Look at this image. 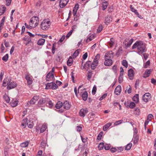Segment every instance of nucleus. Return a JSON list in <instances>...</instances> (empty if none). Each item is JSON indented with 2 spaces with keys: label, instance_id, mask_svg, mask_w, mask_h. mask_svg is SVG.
Segmentation results:
<instances>
[{
  "label": "nucleus",
  "instance_id": "f257e3e1",
  "mask_svg": "<svg viewBox=\"0 0 156 156\" xmlns=\"http://www.w3.org/2000/svg\"><path fill=\"white\" fill-rule=\"evenodd\" d=\"M132 49H136L137 53L140 55L146 52L147 51L145 44L141 41L136 42L132 46Z\"/></svg>",
  "mask_w": 156,
  "mask_h": 156
},
{
  "label": "nucleus",
  "instance_id": "f03ea898",
  "mask_svg": "<svg viewBox=\"0 0 156 156\" xmlns=\"http://www.w3.org/2000/svg\"><path fill=\"white\" fill-rule=\"evenodd\" d=\"M51 24V22L47 19L43 20L41 24V28L44 30H46L49 29Z\"/></svg>",
  "mask_w": 156,
  "mask_h": 156
},
{
  "label": "nucleus",
  "instance_id": "7ed1b4c3",
  "mask_svg": "<svg viewBox=\"0 0 156 156\" xmlns=\"http://www.w3.org/2000/svg\"><path fill=\"white\" fill-rule=\"evenodd\" d=\"M38 23V18L37 16H34L30 19L29 24L30 27L32 28H34L37 25Z\"/></svg>",
  "mask_w": 156,
  "mask_h": 156
},
{
  "label": "nucleus",
  "instance_id": "20e7f679",
  "mask_svg": "<svg viewBox=\"0 0 156 156\" xmlns=\"http://www.w3.org/2000/svg\"><path fill=\"white\" fill-rule=\"evenodd\" d=\"M100 55L99 54H97L95 57L93 61L91 64V68L92 69H94L98 64V60L100 58Z\"/></svg>",
  "mask_w": 156,
  "mask_h": 156
},
{
  "label": "nucleus",
  "instance_id": "39448f33",
  "mask_svg": "<svg viewBox=\"0 0 156 156\" xmlns=\"http://www.w3.org/2000/svg\"><path fill=\"white\" fill-rule=\"evenodd\" d=\"M39 96H35L31 99L30 101L27 102V105L30 106L31 105L35 104L39 98Z\"/></svg>",
  "mask_w": 156,
  "mask_h": 156
},
{
  "label": "nucleus",
  "instance_id": "423d86ee",
  "mask_svg": "<svg viewBox=\"0 0 156 156\" xmlns=\"http://www.w3.org/2000/svg\"><path fill=\"white\" fill-rule=\"evenodd\" d=\"M151 97L149 93H146L143 96V100L147 102L150 100Z\"/></svg>",
  "mask_w": 156,
  "mask_h": 156
},
{
  "label": "nucleus",
  "instance_id": "0eeeda50",
  "mask_svg": "<svg viewBox=\"0 0 156 156\" xmlns=\"http://www.w3.org/2000/svg\"><path fill=\"white\" fill-rule=\"evenodd\" d=\"M113 53L112 51H109L107 52L105 55V59H112V58L113 57Z\"/></svg>",
  "mask_w": 156,
  "mask_h": 156
},
{
  "label": "nucleus",
  "instance_id": "6e6552de",
  "mask_svg": "<svg viewBox=\"0 0 156 156\" xmlns=\"http://www.w3.org/2000/svg\"><path fill=\"white\" fill-rule=\"evenodd\" d=\"M51 78H52L53 80L55 79L54 74L52 73L49 72L46 76V80L47 81H50L51 80Z\"/></svg>",
  "mask_w": 156,
  "mask_h": 156
},
{
  "label": "nucleus",
  "instance_id": "1a4fd4ad",
  "mask_svg": "<svg viewBox=\"0 0 156 156\" xmlns=\"http://www.w3.org/2000/svg\"><path fill=\"white\" fill-rule=\"evenodd\" d=\"M17 85V83L14 81H12L9 83L7 87V88L8 90H10L16 87Z\"/></svg>",
  "mask_w": 156,
  "mask_h": 156
},
{
  "label": "nucleus",
  "instance_id": "9d476101",
  "mask_svg": "<svg viewBox=\"0 0 156 156\" xmlns=\"http://www.w3.org/2000/svg\"><path fill=\"white\" fill-rule=\"evenodd\" d=\"M59 5L60 8H63L68 3L69 0H59Z\"/></svg>",
  "mask_w": 156,
  "mask_h": 156
},
{
  "label": "nucleus",
  "instance_id": "9b49d317",
  "mask_svg": "<svg viewBox=\"0 0 156 156\" xmlns=\"http://www.w3.org/2000/svg\"><path fill=\"white\" fill-rule=\"evenodd\" d=\"M88 112L87 109H85L82 108L80 109V116L84 117L87 113Z\"/></svg>",
  "mask_w": 156,
  "mask_h": 156
},
{
  "label": "nucleus",
  "instance_id": "f8f14e48",
  "mask_svg": "<svg viewBox=\"0 0 156 156\" xmlns=\"http://www.w3.org/2000/svg\"><path fill=\"white\" fill-rule=\"evenodd\" d=\"M134 73L133 70L132 69L129 70L128 71V76L130 80H132L133 78Z\"/></svg>",
  "mask_w": 156,
  "mask_h": 156
},
{
  "label": "nucleus",
  "instance_id": "ddd939ff",
  "mask_svg": "<svg viewBox=\"0 0 156 156\" xmlns=\"http://www.w3.org/2000/svg\"><path fill=\"white\" fill-rule=\"evenodd\" d=\"M91 64V62L90 61H87L86 63L84 64V66H83V63L82 64V67L81 68V69H84L87 70L89 68Z\"/></svg>",
  "mask_w": 156,
  "mask_h": 156
},
{
  "label": "nucleus",
  "instance_id": "4468645a",
  "mask_svg": "<svg viewBox=\"0 0 156 156\" xmlns=\"http://www.w3.org/2000/svg\"><path fill=\"white\" fill-rule=\"evenodd\" d=\"M26 79L29 85H31L32 83V77L30 75L27 74L26 76Z\"/></svg>",
  "mask_w": 156,
  "mask_h": 156
},
{
  "label": "nucleus",
  "instance_id": "2eb2a0df",
  "mask_svg": "<svg viewBox=\"0 0 156 156\" xmlns=\"http://www.w3.org/2000/svg\"><path fill=\"white\" fill-rule=\"evenodd\" d=\"M105 61L104 63V65L106 66H111L113 63L112 59H105Z\"/></svg>",
  "mask_w": 156,
  "mask_h": 156
},
{
  "label": "nucleus",
  "instance_id": "dca6fc26",
  "mask_svg": "<svg viewBox=\"0 0 156 156\" xmlns=\"http://www.w3.org/2000/svg\"><path fill=\"white\" fill-rule=\"evenodd\" d=\"M48 98H42L39 100L38 101L37 105L38 106L43 105V104L45 103L47 100Z\"/></svg>",
  "mask_w": 156,
  "mask_h": 156
},
{
  "label": "nucleus",
  "instance_id": "f3484780",
  "mask_svg": "<svg viewBox=\"0 0 156 156\" xmlns=\"http://www.w3.org/2000/svg\"><path fill=\"white\" fill-rule=\"evenodd\" d=\"M121 91V87L120 86H117L115 90V93L117 95L119 94Z\"/></svg>",
  "mask_w": 156,
  "mask_h": 156
},
{
  "label": "nucleus",
  "instance_id": "a211bd4d",
  "mask_svg": "<svg viewBox=\"0 0 156 156\" xmlns=\"http://www.w3.org/2000/svg\"><path fill=\"white\" fill-rule=\"evenodd\" d=\"M112 19L111 16H108L105 19V23L106 25H108L111 21H112Z\"/></svg>",
  "mask_w": 156,
  "mask_h": 156
},
{
  "label": "nucleus",
  "instance_id": "6ab92c4d",
  "mask_svg": "<svg viewBox=\"0 0 156 156\" xmlns=\"http://www.w3.org/2000/svg\"><path fill=\"white\" fill-rule=\"evenodd\" d=\"M133 41V39H131L128 42H127L126 41L124 42L123 43L125 44V46L127 48L129 47L132 44Z\"/></svg>",
  "mask_w": 156,
  "mask_h": 156
},
{
  "label": "nucleus",
  "instance_id": "aec40b11",
  "mask_svg": "<svg viewBox=\"0 0 156 156\" xmlns=\"http://www.w3.org/2000/svg\"><path fill=\"white\" fill-rule=\"evenodd\" d=\"M63 105L64 108L66 110L69 109L71 106V105L67 101H66L64 102Z\"/></svg>",
  "mask_w": 156,
  "mask_h": 156
},
{
  "label": "nucleus",
  "instance_id": "412c9836",
  "mask_svg": "<svg viewBox=\"0 0 156 156\" xmlns=\"http://www.w3.org/2000/svg\"><path fill=\"white\" fill-rule=\"evenodd\" d=\"M79 4H76L75 5L74 7L73 8V15H75V14H76V13L78 9H79Z\"/></svg>",
  "mask_w": 156,
  "mask_h": 156
},
{
  "label": "nucleus",
  "instance_id": "4be33fe9",
  "mask_svg": "<svg viewBox=\"0 0 156 156\" xmlns=\"http://www.w3.org/2000/svg\"><path fill=\"white\" fill-rule=\"evenodd\" d=\"M23 40L24 41V43L26 45H27L29 44L31 41V39L29 37H27L26 38H24Z\"/></svg>",
  "mask_w": 156,
  "mask_h": 156
},
{
  "label": "nucleus",
  "instance_id": "5701e85b",
  "mask_svg": "<svg viewBox=\"0 0 156 156\" xmlns=\"http://www.w3.org/2000/svg\"><path fill=\"white\" fill-rule=\"evenodd\" d=\"M123 49L122 47H120L118 50L117 51V52L116 53V55L119 57L122 53Z\"/></svg>",
  "mask_w": 156,
  "mask_h": 156
},
{
  "label": "nucleus",
  "instance_id": "b1692460",
  "mask_svg": "<svg viewBox=\"0 0 156 156\" xmlns=\"http://www.w3.org/2000/svg\"><path fill=\"white\" fill-rule=\"evenodd\" d=\"M151 72V71L150 70H147L145 71L143 77L145 78H146L147 77H148V76H149L150 75Z\"/></svg>",
  "mask_w": 156,
  "mask_h": 156
},
{
  "label": "nucleus",
  "instance_id": "393cba45",
  "mask_svg": "<svg viewBox=\"0 0 156 156\" xmlns=\"http://www.w3.org/2000/svg\"><path fill=\"white\" fill-rule=\"evenodd\" d=\"M133 100L134 101L135 103H137L139 102V95L138 94H135L132 98Z\"/></svg>",
  "mask_w": 156,
  "mask_h": 156
},
{
  "label": "nucleus",
  "instance_id": "a878e982",
  "mask_svg": "<svg viewBox=\"0 0 156 156\" xmlns=\"http://www.w3.org/2000/svg\"><path fill=\"white\" fill-rule=\"evenodd\" d=\"M102 10H105L108 6V3L107 2L105 1V2H102Z\"/></svg>",
  "mask_w": 156,
  "mask_h": 156
},
{
  "label": "nucleus",
  "instance_id": "bb28decb",
  "mask_svg": "<svg viewBox=\"0 0 156 156\" xmlns=\"http://www.w3.org/2000/svg\"><path fill=\"white\" fill-rule=\"evenodd\" d=\"M73 58L70 56L67 61V65L68 66H71L73 64Z\"/></svg>",
  "mask_w": 156,
  "mask_h": 156
},
{
  "label": "nucleus",
  "instance_id": "cd10ccee",
  "mask_svg": "<svg viewBox=\"0 0 156 156\" xmlns=\"http://www.w3.org/2000/svg\"><path fill=\"white\" fill-rule=\"evenodd\" d=\"M88 96V94L87 91L84 92L82 96V97L83 99V100L84 101H86L87 98Z\"/></svg>",
  "mask_w": 156,
  "mask_h": 156
},
{
  "label": "nucleus",
  "instance_id": "c85d7f7f",
  "mask_svg": "<svg viewBox=\"0 0 156 156\" xmlns=\"http://www.w3.org/2000/svg\"><path fill=\"white\" fill-rule=\"evenodd\" d=\"M112 123L109 122L107 123L103 126V129L104 131L107 130L109 127L112 125Z\"/></svg>",
  "mask_w": 156,
  "mask_h": 156
},
{
  "label": "nucleus",
  "instance_id": "c756f323",
  "mask_svg": "<svg viewBox=\"0 0 156 156\" xmlns=\"http://www.w3.org/2000/svg\"><path fill=\"white\" fill-rule=\"evenodd\" d=\"M45 40L44 39L41 38L38 40L37 44L40 45H42L44 43Z\"/></svg>",
  "mask_w": 156,
  "mask_h": 156
},
{
  "label": "nucleus",
  "instance_id": "7c9ffc66",
  "mask_svg": "<svg viewBox=\"0 0 156 156\" xmlns=\"http://www.w3.org/2000/svg\"><path fill=\"white\" fill-rule=\"evenodd\" d=\"M29 142L28 141H27L23 142L20 144V146L22 147H27L29 145Z\"/></svg>",
  "mask_w": 156,
  "mask_h": 156
},
{
  "label": "nucleus",
  "instance_id": "2f4dec72",
  "mask_svg": "<svg viewBox=\"0 0 156 156\" xmlns=\"http://www.w3.org/2000/svg\"><path fill=\"white\" fill-rule=\"evenodd\" d=\"M27 122V119H24L23 120L22 122V126H23V128H25Z\"/></svg>",
  "mask_w": 156,
  "mask_h": 156
},
{
  "label": "nucleus",
  "instance_id": "473e14b6",
  "mask_svg": "<svg viewBox=\"0 0 156 156\" xmlns=\"http://www.w3.org/2000/svg\"><path fill=\"white\" fill-rule=\"evenodd\" d=\"M27 125L29 128H32L34 125L33 121L31 120H29L28 122H27Z\"/></svg>",
  "mask_w": 156,
  "mask_h": 156
},
{
  "label": "nucleus",
  "instance_id": "72a5a7b5",
  "mask_svg": "<svg viewBox=\"0 0 156 156\" xmlns=\"http://www.w3.org/2000/svg\"><path fill=\"white\" fill-rule=\"evenodd\" d=\"M63 105L62 103L60 101H58L55 105V107L57 109H59Z\"/></svg>",
  "mask_w": 156,
  "mask_h": 156
},
{
  "label": "nucleus",
  "instance_id": "f704fd0d",
  "mask_svg": "<svg viewBox=\"0 0 156 156\" xmlns=\"http://www.w3.org/2000/svg\"><path fill=\"white\" fill-rule=\"evenodd\" d=\"M138 140V137L136 135H134V138L133 139V141L134 144H135L137 143Z\"/></svg>",
  "mask_w": 156,
  "mask_h": 156
},
{
  "label": "nucleus",
  "instance_id": "c9c22d12",
  "mask_svg": "<svg viewBox=\"0 0 156 156\" xmlns=\"http://www.w3.org/2000/svg\"><path fill=\"white\" fill-rule=\"evenodd\" d=\"M18 104V101L17 100H13L12 101L11 103V105L12 107H15Z\"/></svg>",
  "mask_w": 156,
  "mask_h": 156
},
{
  "label": "nucleus",
  "instance_id": "e433bc0d",
  "mask_svg": "<svg viewBox=\"0 0 156 156\" xmlns=\"http://www.w3.org/2000/svg\"><path fill=\"white\" fill-rule=\"evenodd\" d=\"M6 9V8L5 6L0 8V16L2 15L4 13Z\"/></svg>",
  "mask_w": 156,
  "mask_h": 156
},
{
  "label": "nucleus",
  "instance_id": "4c0bfd02",
  "mask_svg": "<svg viewBox=\"0 0 156 156\" xmlns=\"http://www.w3.org/2000/svg\"><path fill=\"white\" fill-rule=\"evenodd\" d=\"M3 98L7 103H9L10 101L9 97L6 95H5L3 96Z\"/></svg>",
  "mask_w": 156,
  "mask_h": 156
},
{
  "label": "nucleus",
  "instance_id": "58836bf2",
  "mask_svg": "<svg viewBox=\"0 0 156 156\" xmlns=\"http://www.w3.org/2000/svg\"><path fill=\"white\" fill-rule=\"evenodd\" d=\"M122 65L124 66L126 68H127L128 66V64L127 61L126 60H123L122 62Z\"/></svg>",
  "mask_w": 156,
  "mask_h": 156
},
{
  "label": "nucleus",
  "instance_id": "ea45409f",
  "mask_svg": "<svg viewBox=\"0 0 156 156\" xmlns=\"http://www.w3.org/2000/svg\"><path fill=\"white\" fill-rule=\"evenodd\" d=\"M115 40L113 38H112L110 39V41L109 42V45L110 47H112L113 45L114 44Z\"/></svg>",
  "mask_w": 156,
  "mask_h": 156
},
{
  "label": "nucleus",
  "instance_id": "a19ab883",
  "mask_svg": "<svg viewBox=\"0 0 156 156\" xmlns=\"http://www.w3.org/2000/svg\"><path fill=\"white\" fill-rule=\"evenodd\" d=\"M95 114L92 112L90 113L89 114V119H90V120L92 121L94 119V118L95 117Z\"/></svg>",
  "mask_w": 156,
  "mask_h": 156
},
{
  "label": "nucleus",
  "instance_id": "79ce46f5",
  "mask_svg": "<svg viewBox=\"0 0 156 156\" xmlns=\"http://www.w3.org/2000/svg\"><path fill=\"white\" fill-rule=\"evenodd\" d=\"M80 49H77V50H76L73 53V55L74 58L78 56L80 53Z\"/></svg>",
  "mask_w": 156,
  "mask_h": 156
},
{
  "label": "nucleus",
  "instance_id": "37998d69",
  "mask_svg": "<svg viewBox=\"0 0 156 156\" xmlns=\"http://www.w3.org/2000/svg\"><path fill=\"white\" fill-rule=\"evenodd\" d=\"M94 38V35H91L86 40V41L87 43L91 41Z\"/></svg>",
  "mask_w": 156,
  "mask_h": 156
},
{
  "label": "nucleus",
  "instance_id": "c03bdc74",
  "mask_svg": "<svg viewBox=\"0 0 156 156\" xmlns=\"http://www.w3.org/2000/svg\"><path fill=\"white\" fill-rule=\"evenodd\" d=\"M46 129V126L45 125H43L40 129V132L43 133L44 132Z\"/></svg>",
  "mask_w": 156,
  "mask_h": 156
},
{
  "label": "nucleus",
  "instance_id": "a18cd8bd",
  "mask_svg": "<svg viewBox=\"0 0 156 156\" xmlns=\"http://www.w3.org/2000/svg\"><path fill=\"white\" fill-rule=\"evenodd\" d=\"M52 82L48 83L46 86V89H52Z\"/></svg>",
  "mask_w": 156,
  "mask_h": 156
},
{
  "label": "nucleus",
  "instance_id": "49530a36",
  "mask_svg": "<svg viewBox=\"0 0 156 156\" xmlns=\"http://www.w3.org/2000/svg\"><path fill=\"white\" fill-rule=\"evenodd\" d=\"M132 145V143H129L128 144H127L126 145V147H125L126 150H129L130 149Z\"/></svg>",
  "mask_w": 156,
  "mask_h": 156
},
{
  "label": "nucleus",
  "instance_id": "de8ad7c7",
  "mask_svg": "<svg viewBox=\"0 0 156 156\" xmlns=\"http://www.w3.org/2000/svg\"><path fill=\"white\" fill-rule=\"evenodd\" d=\"M136 106L135 104L133 102H131L129 103V107L131 108H134Z\"/></svg>",
  "mask_w": 156,
  "mask_h": 156
},
{
  "label": "nucleus",
  "instance_id": "09e8293b",
  "mask_svg": "<svg viewBox=\"0 0 156 156\" xmlns=\"http://www.w3.org/2000/svg\"><path fill=\"white\" fill-rule=\"evenodd\" d=\"M46 102H48V106L49 108H51L53 106V104L52 103V101H50L48 99L47 101Z\"/></svg>",
  "mask_w": 156,
  "mask_h": 156
},
{
  "label": "nucleus",
  "instance_id": "8fccbe9b",
  "mask_svg": "<svg viewBox=\"0 0 156 156\" xmlns=\"http://www.w3.org/2000/svg\"><path fill=\"white\" fill-rule=\"evenodd\" d=\"M134 113L137 115H139L140 114V109L138 108H135L134 110Z\"/></svg>",
  "mask_w": 156,
  "mask_h": 156
},
{
  "label": "nucleus",
  "instance_id": "3c124183",
  "mask_svg": "<svg viewBox=\"0 0 156 156\" xmlns=\"http://www.w3.org/2000/svg\"><path fill=\"white\" fill-rule=\"evenodd\" d=\"M58 86L55 83L52 82V89L53 90H55L58 88Z\"/></svg>",
  "mask_w": 156,
  "mask_h": 156
},
{
  "label": "nucleus",
  "instance_id": "603ef678",
  "mask_svg": "<svg viewBox=\"0 0 156 156\" xmlns=\"http://www.w3.org/2000/svg\"><path fill=\"white\" fill-rule=\"evenodd\" d=\"M87 79L89 80L92 77V71H89L87 73Z\"/></svg>",
  "mask_w": 156,
  "mask_h": 156
},
{
  "label": "nucleus",
  "instance_id": "864d4df0",
  "mask_svg": "<svg viewBox=\"0 0 156 156\" xmlns=\"http://www.w3.org/2000/svg\"><path fill=\"white\" fill-rule=\"evenodd\" d=\"M8 54H6L2 57V59L5 62H6L8 60Z\"/></svg>",
  "mask_w": 156,
  "mask_h": 156
},
{
  "label": "nucleus",
  "instance_id": "5fc2aeb1",
  "mask_svg": "<svg viewBox=\"0 0 156 156\" xmlns=\"http://www.w3.org/2000/svg\"><path fill=\"white\" fill-rule=\"evenodd\" d=\"M123 120H120L117 121H116L114 124L115 126H117L120 124H121L122 123Z\"/></svg>",
  "mask_w": 156,
  "mask_h": 156
},
{
  "label": "nucleus",
  "instance_id": "6e6d98bb",
  "mask_svg": "<svg viewBox=\"0 0 156 156\" xmlns=\"http://www.w3.org/2000/svg\"><path fill=\"white\" fill-rule=\"evenodd\" d=\"M104 146V143H101L99 144L98 147L99 149L101 150L103 148Z\"/></svg>",
  "mask_w": 156,
  "mask_h": 156
},
{
  "label": "nucleus",
  "instance_id": "4d7b16f0",
  "mask_svg": "<svg viewBox=\"0 0 156 156\" xmlns=\"http://www.w3.org/2000/svg\"><path fill=\"white\" fill-rule=\"evenodd\" d=\"M103 27L102 25H100L99 26L98 29L97 30V32L98 33H100L101 30H102Z\"/></svg>",
  "mask_w": 156,
  "mask_h": 156
},
{
  "label": "nucleus",
  "instance_id": "13d9d810",
  "mask_svg": "<svg viewBox=\"0 0 156 156\" xmlns=\"http://www.w3.org/2000/svg\"><path fill=\"white\" fill-rule=\"evenodd\" d=\"M96 90H97L96 87L95 85H94L93 88V89H92V94H93L94 95L95 94L96 91Z\"/></svg>",
  "mask_w": 156,
  "mask_h": 156
},
{
  "label": "nucleus",
  "instance_id": "bf43d9fd",
  "mask_svg": "<svg viewBox=\"0 0 156 156\" xmlns=\"http://www.w3.org/2000/svg\"><path fill=\"white\" fill-rule=\"evenodd\" d=\"M144 58L145 60H146L149 56L148 54L146 53H143Z\"/></svg>",
  "mask_w": 156,
  "mask_h": 156
},
{
  "label": "nucleus",
  "instance_id": "052dcab7",
  "mask_svg": "<svg viewBox=\"0 0 156 156\" xmlns=\"http://www.w3.org/2000/svg\"><path fill=\"white\" fill-rule=\"evenodd\" d=\"M150 62L149 61H148L146 62L145 64L144 65V68H147L149 66Z\"/></svg>",
  "mask_w": 156,
  "mask_h": 156
},
{
  "label": "nucleus",
  "instance_id": "680f3d73",
  "mask_svg": "<svg viewBox=\"0 0 156 156\" xmlns=\"http://www.w3.org/2000/svg\"><path fill=\"white\" fill-rule=\"evenodd\" d=\"M81 137L82 142L84 143H85L87 141V139H88L87 137L83 138V137L81 136Z\"/></svg>",
  "mask_w": 156,
  "mask_h": 156
},
{
  "label": "nucleus",
  "instance_id": "e2e57ef3",
  "mask_svg": "<svg viewBox=\"0 0 156 156\" xmlns=\"http://www.w3.org/2000/svg\"><path fill=\"white\" fill-rule=\"evenodd\" d=\"M12 0H6V5L7 6H9L11 3Z\"/></svg>",
  "mask_w": 156,
  "mask_h": 156
},
{
  "label": "nucleus",
  "instance_id": "0e129e2a",
  "mask_svg": "<svg viewBox=\"0 0 156 156\" xmlns=\"http://www.w3.org/2000/svg\"><path fill=\"white\" fill-rule=\"evenodd\" d=\"M73 32V30H71L66 35V37L67 38H69L70 35L72 34V33Z\"/></svg>",
  "mask_w": 156,
  "mask_h": 156
},
{
  "label": "nucleus",
  "instance_id": "69168bd1",
  "mask_svg": "<svg viewBox=\"0 0 156 156\" xmlns=\"http://www.w3.org/2000/svg\"><path fill=\"white\" fill-rule=\"evenodd\" d=\"M102 135V133L101 132L99 135H98L97 138V139L98 140H101V137Z\"/></svg>",
  "mask_w": 156,
  "mask_h": 156
},
{
  "label": "nucleus",
  "instance_id": "338daca9",
  "mask_svg": "<svg viewBox=\"0 0 156 156\" xmlns=\"http://www.w3.org/2000/svg\"><path fill=\"white\" fill-rule=\"evenodd\" d=\"M4 72L3 71H2L0 75V80L2 81V77L4 76Z\"/></svg>",
  "mask_w": 156,
  "mask_h": 156
},
{
  "label": "nucleus",
  "instance_id": "774afa93",
  "mask_svg": "<svg viewBox=\"0 0 156 156\" xmlns=\"http://www.w3.org/2000/svg\"><path fill=\"white\" fill-rule=\"evenodd\" d=\"M7 80H8V79H4L3 80V86L4 87H6L7 85V82H6Z\"/></svg>",
  "mask_w": 156,
  "mask_h": 156
}]
</instances>
